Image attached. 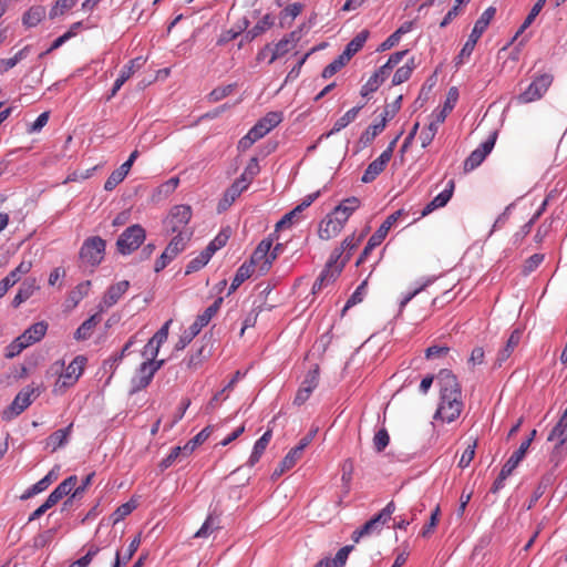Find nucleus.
Instances as JSON below:
<instances>
[{"label":"nucleus","mask_w":567,"mask_h":567,"mask_svg":"<svg viewBox=\"0 0 567 567\" xmlns=\"http://www.w3.org/2000/svg\"><path fill=\"white\" fill-rule=\"evenodd\" d=\"M78 484V476L71 475L64 481H62L55 489L61 494L62 497L68 496L72 494L75 489V486Z\"/></svg>","instance_id":"58"},{"label":"nucleus","mask_w":567,"mask_h":567,"mask_svg":"<svg viewBox=\"0 0 567 567\" xmlns=\"http://www.w3.org/2000/svg\"><path fill=\"white\" fill-rule=\"evenodd\" d=\"M86 364V358L83 355L75 357L70 364L65 368L64 372L61 373L54 385V392L64 390L73 386L79 378L82 375L84 367Z\"/></svg>","instance_id":"12"},{"label":"nucleus","mask_w":567,"mask_h":567,"mask_svg":"<svg viewBox=\"0 0 567 567\" xmlns=\"http://www.w3.org/2000/svg\"><path fill=\"white\" fill-rule=\"evenodd\" d=\"M140 545H141V535L138 534V535H136L132 539V542L128 545L127 551L124 555L123 559L121 558V555H120L118 550L115 553V561H114V566L113 567H120L122 563L123 564L127 563L134 556V554L138 549Z\"/></svg>","instance_id":"47"},{"label":"nucleus","mask_w":567,"mask_h":567,"mask_svg":"<svg viewBox=\"0 0 567 567\" xmlns=\"http://www.w3.org/2000/svg\"><path fill=\"white\" fill-rule=\"evenodd\" d=\"M361 109H362V105H359V106H354V107L350 109L349 111H347L340 118H338L336 121L331 131L329 133H327L324 136L329 137V136L340 132L344 127H347L350 123H352L357 118Z\"/></svg>","instance_id":"33"},{"label":"nucleus","mask_w":567,"mask_h":567,"mask_svg":"<svg viewBox=\"0 0 567 567\" xmlns=\"http://www.w3.org/2000/svg\"><path fill=\"white\" fill-rule=\"evenodd\" d=\"M348 62L340 54L337 59H334L331 63H329L322 71V78L329 79L333 76L339 70H341Z\"/></svg>","instance_id":"59"},{"label":"nucleus","mask_w":567,"mask_h":567,"mask_svg":"<svg viewBox=\"0 0 567 567\" xmlns=\"http://www.w3.org/2000/svg\"><path fill=\"white\" fill-rule=\"evenodd\" d=\"M567 458V446L554 444L549 455V464L556 470Z\"/></svg>","instance_id":"49"},{"label":"nucleus","mask_w":567,"mask_h":567,"mask_svg":"<svg viewBox=\"0 0 567 567\" xmlns=\"http://www.w3.org/2000/svg\"><path fill=\"white\" fill-rule=\"evenodd\" d=\"M100 322L99 313L92 315L87 318L75 331L74 338L76 340H86L91 337L93 330Z\"/></svg>","instance_id":"36"},{"label":"nucleus","mask_w":567,"mask_h":567,"mask_svg":"<svg viewBox=\"0 0 567 567\" xmlns=\"http://www.w3.org/2000/svg\"><path fill=\"white\" fill-rule=\"evenodd\" d=\"M477 446L476 440H474L471 444L467 445V447L464 450L463 454L461 455L458 466L461 468L467 467L471 462L473 461L475 456V449Z\"/></svg>","instance_id":"63"},{"label":"nucleus","mask_w":567,"mask_h":567,"mask_svg":"<svg viewBox=\"0 0 567 567\" xmlns=\"http://www.w3.org/2000/svg\"><path fill=\"white\" fill-rule=\"evenodd\" d=\"M230 238V229L226 228L220 230L217 236L208 244L205 250L213 257V255L223 248Z\"/></svg>","instance_id":"45"},{"label":"nucleus","mask_w":567,"mask_h":567,"mask_svg":"<svg viewBox=\"0 0 567 567\" xmlns=\"http://www.w3.org/2000/svg\"><path fill=\"white\" fill-rule=\"evenodd\" d=\"M527 451H528V442H522L519 447L509 456V458L503 465L502 468L505 470V473L509 472L512 474L513 471L519 464V462L525 457V454Z\"/></svg>","instance_id":"41"},{"label":"nucleus","mask_w":567,"mask_h":567,"mask_svg":"<svg viewBox=\"0 0 567 567\" xmlns=\"http://www.w3.org/2000/svg\"><path fill=\"white\" fill-rule=\"evenodd\" d=\"M250 179L246 177V174H241L224 193L223 198L218 203V210L223 212L229 208L237 197L248 188Z\"/></svg>","instance_id":"16"},{"label":"nucleus","mask_w":567,"mask_h":567,"mask_svg":"<svg viewBox=\"0 0 567 567\" xmlns=\"http://www.w3.org/2000/svg\"><path fill=\"white\" fill-rule=\"evenodd\" d=\"M106 243L100 236H92L84 240L79 257L82 264L91 267L99 266L104 259Z\"/></svg>","instance_id":"6"},{"label":"nucleus","mask_w":567,"mask_h":567,"mask_svg":"<svg viewBox=\"0 0 567 567\" xmlns=\"http://www.w3.org/2000/svg\"><path fill=\"white\" fill-rule=\"evenodd\" d=\"M291 50H293V48L282 38L279 42L271 47V54L268 63H274L277 59L284 56Z\"/></svg>","instance_id":"52"},{"label":"nucleus","mask_w":567,"mask_h":567,"mask_svg":"<svg viewBox=\"0 0 567 567\" xmlns=\"http://www.w3.org/2000/svg\"><path fill=\"white\" fill-rule=\"evenodd\" d=\"M440 402L434 417L451 423L462 413L464 408L462 388L451 370L442 369L437 374Z\"/></svg>","instance_id":"1"},{"label":"nucleus","mask_w":567,"mask_h":567,"mask_svg":"<svg viewBox=\"0 0 567 567\" xmlns=\"http://www.w3.org/2000/svg\"><path fill=\"white\" fill-rule=\"evenodd\" d=\"M390 443V435L386 429H380L373 436V447L377 452H382Z\"/></svg>","instance_id":"57"},{"label":"nucleus","mask_w":567,"mask_h":567,"mask_svg":"<svg viewBox=\"0 0 567 567\" xmlns=\"http://www.w3.org/2000/svg\"><path fill=\"white\" fill-rule=\"evenodd\" d=\"M368 38L369 31L362 30L346 45V49L341 55L346 59L347 62H349L351 58L363 48Z\"/></svg>","instance_id":"28"},{"label":"nucleus","mask_w":567,"mask_h":567,"mask_svg":"<svg viewBox=\"0 0 567 567\" xmlns=\"http://www.w3.org/2000/svg\"><path fill=\"white\" fill-rule=\"evenodd\" d=\"M444 121H445V115L440 114V115H437L436 121L431 122L426 127H424L422 130V132L420 134V141H421V146L423 148H425L426 146H429L432 143V141L439 130L440 124H442Z\"/></svg>","instance_id":"35"},{"label":"nucleus","mask_w":567,"mask_h":567,"mask_svg":"<svg viewBox=\"0 0 567 567\" xmlns=\"http://www.w3.org/2000/svg\"><path fill=\"white\" fill-rule=\"evenodd\" d=\"M146 60L143 56H137L135 59H132L128 61L127 64L123 66V69L120 72L118 78L115 80L111 94L107 97V100L115 96V94L120 91V89L123 86V84L131 79V76L140 70L144 64Z\"/></svg>","instance_id":"18"},{"label":"nucleus","mask_w":567,"mask_h":567,"mask_svg":"<svg viewBox=\"0 0 567 567\" xmlns=\"http://www.w3.org/2000/svg\"><path fill=\"white\" fill-rule=\"evenodd\" d=\"M282 121L281 112H268L262 118H260L251 128L254 136L259 140L268 134L272 128L279 125Z\"/></svg>","instance_id":"19"},{"label":"nucleus","mask_w":567,"mask_h":567,"mask_svg":"<svg viewBox=\"0 0 567 567\" xmlns=\"http://www.w3.org/2000/svg\"><path fill=\"white\" fill-rule=\"evenodd\" d=\"M100 547L96 545H91L86 551V554L73 561L69 567H87L92 559L99 554Z\"/></svg>","instance_id":"56"},{"label":"nucleus","mask_w":567,"mask_h":567,"mask_svg":"<svg viewBox=\"0 0 567 567\" xmlns=\"http://www.w3.org/2000/svg\"><path fill=\"white\" fill-rule=\"evenodd\" d=\"M236 87V84H228L225 86H218L208 94V101L212 103L219 102L220 100L230 95Z\"/></svg>","instance_id":"53"},{"label":"nucleus","mask_w":567,"mask_h":567,"mask_svg":"<svg viewBox=\"0 0 567 567\" xmlns=\"http://www.w3.org/2000/svg\"><path fill=\"white\" fill-rule=\"evenodd\" d=\"M125 177L126 175L118 168L113 171L104 183V189L107 192L113 190Z\"/></svg>","instance_id":"64"},{"label":"nucleus","mask_w":567,"mask_h":567,"mask_svg":"<svg viewBox=\"0 0 567 567\" xmlns=\"http://www.w3.org/2000/svg\"><path fill=\"white\" fill-rule=\"evenodd\" d=\"M399 137L400 135L391 141L388 147L380 154V156L369 164L361 177L363 183L373 182L385 169L388 163L392 158L393 151Z\"/></svg>","instance_id":"13"},{"label":"nucleus","mask_w":567,"mask_h":567,"mask_svg":"<svg viewBox=\"0 0 567 567\" xmlns=\"http://www.w3.org/2000/svg\"><path fill=\"white\" fill-rule=\"evenodd\" d=\"M415 69L414 58H411L404 65L399 68L393 78L392 85H399L411 78L413 70Z\"/></svg>","instance_id":"42"},{"label":"nucleus","mask_w":567,"mask_h":567,"mask_svg":"<svg viewBox=\"0 0 567 567\" xmlns=\"http://www.w3.org/2000/svg\"><path fill=\"white\" fill-rule=\"evenodd\" d=\"M496 132H494L485 142H483L470 156L464 161V172L468 173L478 167L485 157L492 152L495 141Z\"/></svg>","instance_id":"15"},{"label":"nucleus","mask_w":567,"mask_h":567,"mask_svg":"<svg viewBox=\"0 0 567 567\" xmlns=\"http://www.w3.org/2000/svg\"><path fill=\"white\" fill-rule=\"evenodd\" d=\"M495 13H496V9L494 7H488L481 14V17L476 20L474 28H473L471 34L468 35L467 41L465 42L461 52L458 53V55L455 59V64L457 66L463 64L464 61L471 56L477 41L480 40V38L484 33V31L487 29L489 22L495 17Z\"/></svg>","instance_id":"3"},{"label":"nucleus","mask_w":567,"mask_h":567,"mask_svg":"<svg viewBox=\"0 0 567 567\" xmlns=\"http://www.w3.org/2000/svg\"><path fill=\"white\" fill-rule=\"evenodd\" d=\"M403 214V210L399 209L386 217V219L381 224L377 231L369 238L367 246L357 260V265L364 262L371 251L381 245V243L385 239L389 230Z\"/></svg>","instance_id":"7"},{"label":"nucleus","mask_w":567,"mask_h":567,"mask_svg":"<svg viewBox=\"0 0 567 567\" xmlns=\"http://www.w3.org/2000/svg\"><path fill=\"white\" fill-rule=\"evenodd\" d=\"M128 288L130 282L127 280H122L110 286L99 305V311L103 312L117 303Z\"/></svg>","instance_id":"17"},{"label":"nucleus","mask_w":567,"mask_h":567,"mask_svg":"<svg viewBox=\"0 0 567 567\" xmlns=\"http://www.w3.org/2000/svg\"><path fill=\"white\" fill-rule=\"evenodd\" d=\"M30 53V47L25 45L20 51H18L12 58L9 59H0V74H3L14 68L19 62L24 60Z\"/></svg>","instance_id":"39"},{"label":"nucleus","mask_w":567,"mask_h":567,"mask_svg":"<svg viewBox=\"0 0 567 567\" xmlns=\"http://www.w3.org/2000/svg\"><path fill=\"white\" fill-rule=\"evenodd\" d=\"M523 336V331L520 329H515L512 331L506 344L499 349L495 359V365L502 367L503 363L512 355L514 350L520 342Z\"/></svg>","instance_id":"22"},{"label":"nucleus","mask_w":567,"mask_h":567,"mask_svg":"<svg viewBox=\"0 0 567 567\" xmlns=\"http://www.w3.org/2000/svg\"><path fill=\"white\" fill-rule=\"evenodd\" d=\"M454 192V181L447 183L446 188L436 195L422 210L421 217H425L437 208L444 207L452 198Z\"/></svg>","instance_id":"24"},{"label":"nucleus","mask_w":567,"mask_h":567,"mask_svg":"<svg viewBox=\"0 0 567 567\" xmlns=\"http://www.w3.org/2000/svg\"><path fill=\"white\" fill-rule=\"evenodd\" d=\"M154 374L151 361H144L140 365L136 375L132 379V392L145 389L151 383Z\"/></svg>","instance_id":"21"},{"label":"nucleus","mask_w":567,"mask_h":567,"mask_svg":"<svg viewBox=\"0 0 567 567\" xmlns=\"http://www.w3.org/2000/svg\"><path fill=\"white\" fill-rule=\"evenodd\" d=\"M319 378H320V369L318 364H315L312 369H310L307 374L305 375L303 381L301 382L295 400L293 404L296 405H302L308 401L313 390L319 384Z\"/></svg>","instance_id":"14"},{"label":"nucleus","mask_w":567,"mask_h":567,"mask_svg":"<svg viewBox=\"0 0 567 567\" xmlns=\"http://www.w3.org/2000/svg\"><path fill=\"white\" fill-rule=\"evenodd\" d=\"M39 395V391L37 388L28 385L23 388L14 398L10 405V410L13 414H21Z\"/></svg>","instance_id":"20"},{"label":"nucleus","mask_w":567,"mask_h":567,"mask_svg":"<svg viewBox=\"0 0 567 567\" xmlns=\"http://www.w3.org/2000/svg\"><path fill=\"white\" fill-rule=\"evenodd\" d=\"M210 258L212 256L206 250H203L197 257L193 258L187 264L185 274L189 275L192 272L198 271L199 269L207 265Z\"/></svg>","instance_id":"50"},{"label":"nucleus","mask_w":567,"mask_h":567,"mask_svg":"<svg viewBox=\"0 0 567 567\" xmlns=\"http://www.w3.org/2000/svg\"><path fill=\"white\" fill-rule=\"evenodd\" d=\"M353 545H347L338 550L333 559L323 558L315 567H344Z\"/></svg>","instance_id":"31"},{"label":"nucleus","mask_w":567,"mask_h":567,"mask_svg":"<svg viewBox=\"0 0 567 567\" xmlns=\"http://www.w3.org/2000/svg\"><path fill=\"white\" fill-rule=\"evenodd\" d=\"M548 442H554L556 445L567 446V415H563L557 424L550 431Z\"/></svg>","instance_id":"30"},{"label":"nucleus","mask_w":567,"mask_h":567,"mask_svg":"<svg viewBox=\"0 0 567 567\" xmlns=\"http://www.w3.org/2000/svg\"><path fill=\"white\" fill-rule=\"evenodd\" d=\"M342 257V251L339 249H334L327 262L324 269L321 271L320 276L317 278L312 286V292L317 293L324 287L333 284L336 279L340 276L344 265L349 260V256L344 257L340 262L339 259Z\"/></svg>","instance_id":"4"},{"label":"nucleus","mask_w":567,"mask_h":567,"mask_svg":"<svg viewBox=\"0 0 567 567\" xmlns=\"http://www.w3.org/2000/svg\"><path fill=\"white\" fill-rule=\"evenodd\" d=\"M254 272L255 271L254 269H251V265H247V262L243 264L235 274V277L228 290V295L236 291L245 280L251 277Z\"/></svg>","instance_id":"40"},{"label":"nucleus","mask_w":567,"mask_h":567,"mask_svg":"<svg viewBox=\"0 0 567 567\" xmlns=\"http://www.w3.org/2000/svg\"><path fill=\"white\" fill-rule=\"evenodd\" d=\"M179 185V178L178 177H171L168 181H166L165 183L161 184L156 192L159 196H164V197H167L169 196L172 193H174V190L178 187Z\"/></svg>","instance_id":"62"},{"label":"nucleus","mask_w":567,"mask_h":567,"mask_svg":"<svg viewBox=\"0 0 567 567\" xmlns=\"http://www.w3.org/2000/svg\"><path fill=\"white\" fill-rule=\"evenodd\" d=\"M72 427L73 423H70L65 429L56 430L50 434L45 440L47 447H51L52 452L62 447L68 442Z\"/></svg>","instance_id":"27"},{"label":"nucleus","mask_w":567,"mask_h":567,"mask_svg":"<svg viewBox=\"0 0 567 567\" xmlns=\"http://www.w3.org/2000/svg\"><path fill=\"white\" fill-rule=\"evenodd\" d=\"M553 83V75L544 73L537 75L528 87L517 96L520 104L535 102L544 96Z\"/></svg>","instance_id":"11"},{"label":"nucleus","mask_w":567,"mask_h":567,"mask_svg":"<svg viewBox=\"0 0 567 567\" xmlns=\"http://www.w3.org/2000/svg\"><path fill=\"white\" fill-rule=\"evenodd\" d=\"M39 289V286L37 285L35 278H28L25 279L14 298L12 299V306L14 308H18L21 303L27 301L30 297L33 296V293Z\"/></svg>","instance_id":"26"},{"label":"nucleus","mask_w":567,"mask_h":567,"mask_svg":"<svg viewBox=\"0 0 567 567\" xmlns=\"http://www.w3.org/2000/svg\"><path fill=\"white\" fill-rule=\"evenodd\" d=\"M213 433L212 426L204 427L198 434H196L192 440H189L183 447L184 456L190 455L195 449L203 444Z\"/></svg>","instance_id":"37"},{"label":"nucleus","mask_w":567,"mask_h":567,"mask_svg":"<svg viewBox=\"0 0 567 567\" xmlns=\"http://www.w3.org/2000/svg\"><path fill=\"white\" fill-rule=\"evenodd\" d=\"M192 218V208L188 205L174 206L165 220L167 231L172 234L192 233L187 225Z\"/></svg>","instance_id":"10"},{"label":"nucleus","mask_w":567,"mask_h":567,"mask_svg":"<svg viewBox=\"0 0 567 567\" xmlns=\"http://www.w3.org/2000/svg\"><path fill=\"white\" fill-rule=\"evenodd\" d=\"M408 50L398 51L390 55L389 60L385 64L380 66L374 74L378 75V78L384 82L389 75L391 74L392 70L402 61L404 55L408 54Z\"/></svg>","instance_id":"29"},{"label":"nucleus","mask_w":567,"mask_h":567,"mask_svg":"<svg viewBox=\"0 0 567 567\" xmlns=\"http://www.w3.org/2000/svg\"><path fill=\"white\" fill-rule=\"evenodd\" d=\"M223 303V298H217L213 305H210L206 310L198 315L195 321L189 326V329L198 334L204 327H206L212 318L218 312L220 306Z\"/></svg>","instance_id":"23"},{"label":"nucleus","mask_w":567,"mask_h":567,"mask_svg":"<svg viewBox=\"0 0 567 567\" xmlns=\"http://www.w3.org/2000/svg\"><path fill=\"white\" fill-rule=\"evenodd\" d=\"M91 289V281L86 280L81 284H79L71 292H70V300L76 305L79 303L84 297L87 296L89 291Z\"/></svg>","instance_id":"54"},{"label":"nucleus","mask_w":567,"mask_h":567,"mask_svg":"<svg viewBox=\"0 0 567 567\" xmlns=\"http://www.w3.org/2000/svg\"><path fill=\"white\" fill-rule=\"evenodd\" d=\"M360 207V200L357 197L343 199L331 213H329L319 224L318 235L322 240H330L337 237L349 217Z\"/></svg>","instance_id":"2"},{"label":"nucleus","mask_w":567,"mask_h":567,"mask_svg":"<svg viewBox=\"0 0 567 567\" xmlns=\"http://www.w3.org/2000/svg\"><path fill=\"white\" fill-rule=\"evenodd\" d=\"M271 437H272V431L268 430L261 435L260 439H258L256 441L252 452L247 462V464L249 466H254L257 462H259V460H260L261 455L264 454L265 450L267 449Z\"/></svg>","instance_id":"32"},{"label":"nucleus","mask_w":567,"mask_h":567,"mask_svg":"<svg viewBox=\"0 0 567 567\" xmlns=\"http://www.w3.org/2000/svg\"><path fill=\"white\" fill-rule=\"evenodd\" d=\"M219 519L209 515L202 527L195 533L196 538H208L215 530L219 529Z\"/></svg>","instance_id":"46"},{"label":"nucleus","mask_w":567,"mask_h":567,"mask_svg":"<svg viewBox=\"0 0 567 567\" xmlns=\"http://www.w3.org/2000/svg\"><path fill=\"white\" fill-rule=\"evenodd\" d=\"M137 507V502L135 499H130L128 502L118 506L114 513L111 515V520L113 525H116L121 520H123L126 516H128L135 508Z\"/></svg>","instance_id":"44"},{"label":"nucleus","mask_w":567,"mask_h":567,"mask_svg":"<svg viewBox=\"0 0 567 567\" xmlns=\"http://www.w3.org/2000/svg\"><path fill=\"white\" fill-rule=\"evenodd\" d=\"M272 247V239H262L250 257V261L247 265H251L254 271H258L259 275H265L271 267L276 259V254H270Z\"/></svg>","instance_id":"9"},{"label":"nucleus","mask_w":567,"mask_h":567,"mask_svg":"<svg viewBox=\"0 0 567 567\" xmlns=\"http://www.w3.org/2000/svg\"><path fill=\"white\" fill-rule=\"evenodd\" d=\"M146 233L145 229L138 225H132L127 227L117 238L116 248L117 251L122 255H130L145 240Z\"/></svg>","instance_id":"8"},{"label":"nucleus","mask_w":567,"mask_h":567,"mask_svg":"<svg viewBox=\"0 0 567 567\" xmlns=\"http://www.w3.org/2000/svg\"><path fill=\"white\" fill-rule=\"evenodd\" d=\"M383 82L374 73L362 85L360 94L365 97L375 92Z\"/></svg>","instance_id":"60"},{"label":"nucleus","mask_w":567,"mask_h":567,"mask_svg":"<svg viewBox=\"0 0 567 567\" xmlns=\"http://www.w3.org/2000/svg\"><path fill=\"white\" fill-rule=\"evenodd\" d=\"M48 323L45 321H39L33 324H31L20 337L25 342L28 347L41 341L47 331H48Z\"/></svg>","instance_id":"25"},{"label":"nucleus","mask_w":567,"mask_h":567,"mask_svg":"<svg viewBox=\"0 0 567 567\" xmlns=\"http://www.w3.org/2000/svg\"><path fill=\"white\" fill-rule=\"evenodd\" d=\"M192 233H183V234H176L167 247L165 248V251L169 254L173 258H175L179 252H182L188 240L190 239Z\"/></svg>","instance_id":"34"},{"label":"nucleus","mask_w":567,"mask_h":567,"mask_svg":"<svg viewBox=\"0 0 567 567\" xmlns=\"http://www.w3.org/2000/svg\"><path fill=\"white\" fill-rule=\"evenodd\" d=\"M545 3H546V0H537V2L533 6L532 10L529 11L528 16L526 17L525 21L520 25L519 30L517 31L516 37L533 23L535 18L539 14L542 9L544 8Z\"/></svg>","instance_id":"55"},{"label":"nucleus","mask_w":567,"mask_h":567,"mask_svg":"<svg viewBox=\"0 0 567 567\" xmlns=\"http://www.w3.org/2000/svg\"><path fill=\"white\" fill-rule=\"evenodd\" d=\"M45 13L44 8L42 7H32L29 9L23 16V23L27 27H35L41 22Z\"/></svg>","instance_id":"48"},{"label":"nucleus","mask_w":567,"mask_h":567,"mask_svg":"<svg viewBox=\"0 0 567 567\" xmlns=\"http://www.w3.org/2000/svg\"><path fill=\"white\" fill-rule=\"evenodd\" d=\"M386 124L380 120L378 123L370 125L361 135V142L364 144L371 143L380 133L385 128Z\"/></svg>","instance_id":"51"},{"label":"nucleus","mask_w":567,"mask_h":567,"mask_svg":"<svg viewBox=\"0 0 567 567\" xmlns=\"http://www.w3.org/2000/svg\"><path fill=\"white\" fill-rule=\"evenodd\" d=\"M394 512V502L388 503L379 514L369 519L360 529L354 530L351 535V539L354 543H359V540L364 536L380 534L382 526L390 520Z\"/></svg>","instance_id":"5"},{"label":"nucleus","mask_w":567,"mask_h":567,"mask_svg":"<svg viewBox=\"0 0 567 567\" xmlns=\"http://www.w3.org/2000/svg\"><path fill=\"white\" fill-rule=\"evenodd\" d=\"M58 478V474L54 470L50 471L43 478L37 482L28 491V494L23 496L30 497L31 495L39 494L45 491L55 480Z\"/></svg>","instance_id":"43"},{"label":"nucleus","mask_w":567,"mask_h":567,"mask_svg":"<svg viewBox=\"0 0 567 567\" xmlns=\"http://www.w3.org/2000/svg\"><path fill=\"white\" fill-rule=\"evenodd\" d=\"M28 346L25 344V342L22 340V338L19 336L18 338H16L8 347H7V352H6V357L9 358V359H12L17 355H19L24 349H27Z\"/></svg>","instance_id":"61"},{"label":"nucleus","mask_w":567,"mask_h":567,"mask_svg":"<svg viewBox=\"0 0 567 567\" xmlns=\"http://www.w3.org/2000/svg\"><path fill=\"white\" fill-rule=\"evenodd\" d=\"M300 455L297 454V451L290 450L287 455L279 463L278 467L272 473V478H279L285 472L292 468L297 461L300 460Z\"/></svg>","instance_id":"38"}]
</instances>
